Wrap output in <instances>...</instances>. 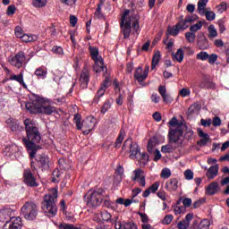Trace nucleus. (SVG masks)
I'll use <instances>...</instances> for the list:
<instances>
[{"instance_id":"6e6552de","label":"nucleus","mask_w":229,"mask_h":229,"mask_svg":"<svg viewBox=\"0 0 229 229\" xmlns=\"http://www.w3.org/2000/svg\"><path fill=\"white\" fill-rule=\"evenodd\" d=\"M21 216H23L24 219L27 221H35V219H37V216H38V207L31 201L26 202L21 207Z\"/></svg>"},{"instance_id":"e2e57ef3","label":"nucleus","mask_w":229,"mask_h":229,"mask_svg":"<svg viewBox=\"0 0 229 229\" xmlns=\"http://www.w3.org/2000/svg\"><path fill=\"white\" fill-rule=\"evenodd\" d=\"M179 94L182 98H187V96H191V89L183 88L180 90Z\"/></svg>"},{"instance_id":"a19ab883","label":"nucleus","mask_w":229,"mask_h":229,"mask_svg":"<svg viewBox=\"0 0 229 229\" xmlns=\"http://www.w3.org/2000/svg\"><path fill=\"white\" fill-rule=\"evenodd\" d=\"M203 28V22L198 21L196 24L190 27V32L196 33V31H199Z\"/></svg>"},{"instance_id":"864d4df0","label":"nucleus","mask_w":229,"mask_h":229,"mask_svg":"<svg viewBox=\"0 0 229 229\" xmlns=\"http://www.w3.org/2000/svg\"><path fill=\"white\" fill-rule=\"evenodd\" d=\"M148 160H149V157L147 153L140 154V162L143 165H146L148 164Z\"/></svg>"},{"instance_id":"8fccbe9b","label":"nucleus","mask_w":229,"mask_h":229,"mask_svg":"<svg viewBox=\"0 0 229 229\" xmlns=\"http://www.w3.org/2000/svg\"><path fill=\"white\" fill-rule=\"evenodd\" d=\"M184 177H185V180H188V181L193 180L194 179V172H192V170H191V169H187L184 172Z\"/></svg>"},{"instance_id":"052dcab7","label":"nucleus","mask_w":229,"mask_h":229,"mask_svg":"<svg viewBox=\"0 0 229 229\" xmlns=\"http://www.w3.org/2000/svg\"><path fill=\"white\" fill-rule=\"evenodd\" d=\"M159 187H160V182H156L150 187H148V191H150V192L152 193H155L157 192V191H158Z\"/></svg>"},{"instance_id":"dca6fc26","label":"nucleus","mask_w":229,"mask_h":229,"mask_svg":"<svg viewBox=\"0 0 229 229\" xmlns=\"http://www.w3.org/2000/svg\"><path fill=\"white\" fill-rule=\"evenodd\" d=\"M104 76L106 79L98 89L94 101H96L97 98L98 99H99V98H103V96H105V92H106V89L110 87V77L106 74H104Z\"/></svg>"},{"instance_id":"603ef678","label":"nucleus","mask_w":229,"mask_h":229,"mask_svg":"<svg viewBox=\"0 0 229 229\" xmlns=\"http://www.w3.org/2000/svg\"><path fill=\"white\" fill-rule=\"evenodd\" d=\"M111 106L112 105L109 101L105 102L100 110L101 114H106L108 110H110Z\"/></svg>"},{"instance_id":"4468645a","label":"nucleus","mask_w":229,"mask_h":229,"mask_svg":"<svg viewBox=\"0 0 229 229\" xmlns=\"http://www.w3.org/2000/svg\"><path fill=\"white\" fill-rule=\"evenodd\" d=\"M133 175L131 177V182H138L141 187H146V175H144V171L138 168L133 172Z\"/></svg>"},{"instance_id":"473e14b6","label":"nucleus","mask_w":229,"mask_h":229,"mask_svg":"<svg viewBox=\"0 0 229 229\" xmlns=\"http://www.w3.org/2000/svg\"><path fill=\"white\" fill-rule=\"evenodd\" d=\"M21 40L22 42H37V40H38V36L36 35H31V34H23V36L21 37Z\"/></svg>"},{"instance_id":"338daca9","label":"nucleus","mask_w":229,"mask_h":229,"mask_svg":"<svg viewBox=\"0 0 229 229\" xmlns=\"http://www.w3.org/2000/svg\"><path fill=\"white\" fill-rule=\"evenodd\" d=\"M161 98H163V101L165 103H173V101H174L173 97H171V95H169L167 93Z\"/></svg>"},{"instance_id":"bf43d9fd","label":"nucleus","mask_w":229,"mask_h":229,"mask_svg":"<svg viewBox=\"0 0 229 229\" xmlns=\"http://www.w3.org/2000/svg\"><path fill=\"white\" fill-rule=\"evenodd\" d=\"M200 123L204 126V128H208L212 126V119H201Z\"/></svg>"},{"instance_id":"5701e85b","label":"nucleus","mask_w":229,"mask_h":229,"mask_svg":"<svg viewBox=\"0 0 229 229\" xmlns=\"http://www.w3.org/2000/svg\"><path fill=\"white\" fill-rule=\"evenodd\" d=\"M148 77L144 73V69L142 67H138L134 72V79L138 83H142Z\"/></svg>"},{"instance_id":"5fc2aeb1","label":"nucleus","mask_w":229,"mask_h":229,"mask_svg":"<svg viewBox=\"0 0 229 229\" xmlns=\"http://www.w3.org/2000/svg\"><path fill=\"white\" fill-rule=\"evenodd\" d=\"M101 219L102 221H106V222L111 221L112 215H110V213H108L107 211H103L101 213Z\"/></svg>"},{"instance_id":"58836bf2","label":"nucleus","mask_w":229,"mask_h":229,"mask_svg":"<svg viewBox=\"0 0 229 229\" xmlns=\"http://www.w3.org/2000/svg\"><path fill=\"white\" fill-rule=\"evenodd\" d=\"M124 131H121L114 143V148H121V144H123V140H124Z\"/></svg>"},{"instance_id":"680f3d73","label":"nucleus","mask_w":229,"mask_h":229,"mask_svg":"<svg viewBox=\"0 0 229 229\" xmlns=\"http://www.w3.org/2000/svg\"><path fill=\"white\" fill-rule=\"evenodd\" d=\"M123 229H138L137 225L133 222H127L123 225Z\"/></svg>"},{"instance_id":"f704fd0d","label":"nucleus","mask_w":229,"mask_h":229,"mask_svg":"<svg viewBox=\"0 0 229 229\" xmlns=\"http://www.w3.org/2000/svg\"><path fill=\"white\" fill-rule=\"evenodd\" d=\"M194 21H196L194 16L188 15L185 17L184 21H180L179 22H181L184 30H187V28H189V23L191 24V22H194Z\"/></svg>"},{"instance_id":"1a4fd4ad","label":"nucleus","mask_w":229,"mask_h":229,"mask_svg":"<svg viewBox=\"0 0 229 229\" xmlns=\"http://www.w3.org/2000/svg\"><path fill=\"white\" fill-rule=\"evenodd\" d=\"M127 148L129 149V157L131 160H137V155H140V148H139V144L133 142V139L128 138L122 147L123 151H126Z\"/></svg>"},{"instance_id":"c756f323","label":"nucleus","mask_w":229,"mask_h":229,"mask_svg":"<svg viewBox=\"0 0 229 229\" xmlns=\"http://www.w3.org/2000/svg\"><path fill=\"white\" fill-rule=\"evenodd\" d=\"M184 57H185V52H183V49L179 48L177 49L176 53L174 55L173 59L176 60V62H179V64H182L183 62Z\"/></svg>"},{"instance_id":"0eeeda50","label":"nucleus","mask_w":229,"mask_h":229,"mask_svg":"<svg viewBox=\"0 0 229 229\" xmlns=\"http://www.w3.org/2000/svg\"><path fill=\"white\" fill-rule=\"evenodd\" d=\"M89 53L92 60L95 62L93 66L94 72H107L108 69L105 66L103 57L99 56V49H98V47H89Z\"/></svg>"},{"instance_id":"4c0bfd02","label":"nucleus","mask_w":229,"mask_h":229,"mask_svg":"<svg viewBox=\"0 0 229 229\" xmlns=\"http://www.w3.org/2000/svg\"><path fill=\"white\" fill-rule=\"evenodd\" d=\"M210 228V221L208 219H203L198 225L196 229H209Z\"/></svg>"},{"instance_id":"13d9d810","label":"nucleus","mask_w":229,"mask_h":229,"mask_svg":"<svg viewBox=\"0 0 229 229\" xmlns=\"http://www.w3.org/2000/svg\"><path fill=\"white\" fill-rule=\"evenodd\" d=\"M211 124L215 127L217 128L218 126H221V118L218 116L213 117V120H211Z\"/></svg>"},{"instance_id":"c9c22d12","label":"nucleus","mask_w":229,"mask_h":229,"mask_svg":"<svg viewBox=\"0 0 229 229\" xmlns=\"http://www.w3.org/2000/svg\"><path fill=\"white\" fill-rule=\"evenodd\" d=\"M216 85L212 81L204 80L199 83V89H214Z\"/></svg>"},{"instance_id":"7ed1b4c3","label":"nucleus","mask_w":229,"mask_h":229,"mask_svg":"<svg viewBox=\"0 0 229 229\" xmlns=\"http://www.w3.org/2000/svg\"><path fill=\"white\" fill-rule=\"evenodd\" d=\"M172 129L169 131L168 137L171 142L175 144V148H180L183 145V123L178 121V118L173 117L169 121Z\"/></svg>"},{"instance_id":"bb28decb","label":"nucleus","mask_w":229,"mask_h":229,"mask_svg":"<svg viewBox=\"0 0 229 229\" xmlns=\"http://www.w3.org/2000/svg\"><path fill=\"white\" fill-rule=\"evenodd\" d=\"M208 3V0H199L197 4V12L199 13V15L203 16L205 15V12H207V4Z\"/></svg>"},{"instance_id":"c85d7f7f","label":"nucleus","mask_w":229,"mask_h":229,"mask_svg":"<svg viewBox=\"0 0 229 229\" xmlns=\"http://www.w3.org/2000/svg\"><path fill=\"white\" fill-rule=\"evenodd\" d=\"M6 124L9 125V128L12 130V131H19V130H21V125H19V122L17 120L9 118L6 120Z\"/></svg>"},{"instance_id":"09e8293b","label":"nucleus","mask_w":229,"mask_h":229,"mask_svg":"<svg viewBox=\"0 0 229 229\" xmlns=\"http://www.w3.org/2000/svg\"><path fill=\"white\" fill-rule=\"evenodd\" d=\"M171 177V170L169 168H164L161 171V178L167 180V178Z\"/></svg>"},{"instance_id":"2eb2a0df","label":"nucleus","mask_w":229,"mask_h":229,"mask_svg":"<svg viewBox=\"0 0 229 229\" xmlns=\"http://www.w3.org/2000/svg\"><path fill=\"white\" fill-rule=\"evenodd\" d=\"M22 228V219L21 216H14L4 225L3 229H21Z\"/></svg>"},{"instance_id":"423d86ee","label":"nucleus","mask_w":229,"mask_h":229,"mask_svg":"<svg viewBox=\"0 0 229 229\" xmlns=\"http://www.w3.org/2000/svg\"><path fill=\"white\" fill-rule=\"evenodd\" d=\"M105 191L101 188L89 190L84 197V201L89 208H97L103 203V193Z\"/></svg>"},{"instance_id":"f03ea898","label":"nucleus","mask_w":229,"mask_h":229,"mask_svg":"<svg viewBox=\"0 0 229 229\" xmlns=\"http://www.w3.org/2000/svg\"><path fill=\"white\" fill-rule=\"evenodd\" d=\"M33 103H27L26 109L31 114H44L45 115H52V114H58L56 107L51 106H42L44 98L35 95Z\"/></svg>"},{"instance_id":"20e7f679","label":"nucleus","mask_w":229,"mask_h":229,"mask_svg":"<svg viewBox=\"0 0 229 229\" xmlns=\"http://www.w3.org/2000/svg\"><path fill=\"white\" fill-rule=\"evenodd\" d=\"M57 199L58 191L56 190H54L51 194L45 195L41 208L47 217H55L58 214Z\"/></svg>"},{"instance_id":"774afa93","label":"nucleus","mask_w":229,"mask_h":229,"mask_svg":"<svg viewBox=\"0 0 229 229\" xmlns=\"http://www.w3.org/2000/svg\"><path fill=\"white\" fill-rule=\"evenodd\" d=\"M208 64H216L217 62V55L212 54L211 55H208Z\"/></svg>"},{"instance_id":"6ab92c4d","label":"nucleus","mask_w":229,"mask_h":229,"mask_svg":"<svg viewBox=\"0 0 229 229\" xmlns=\"http://www.w3.org/2000/svg\"><path fill=\"white\" fill-rule=\"evenodd\" d=\"M9 81H17L18 83H20V85H22L23 89H28V85H26V82H24V72L21 71L20 72V74L15 75V74H12L9 79Z\"/></svg>"},{"instance_id":"ddd939ff","label":"nucleus","mask_w":229,"mask_h":229,"mask_svg":"<svg viewBox=\"0 0 229 229\" xmlns=\"http://www.w3.org/2000/svg\"><path fill=\"white\" fill-rule=\"evenodd\" d=\"M15 217V211L11 208H4L0 210V222L1 223H9L11 219Z\"/></svg>"},{"instance_id":"b1692460","label":"nucleus","mask_w":229,"mask_h":229,"mask_svg":"<svg viewBox=\"0 0 229 229\" xmlns=\"http://www.w3.org/2000/svg\"><path fill=\"white\" fill-rule=\"evenodd\" d=\"M198 134L199 137L202 138L199 141L197 142L198 146H207L210 140V136L208 133H204L203 130L201 129H198Z\"/></svg>"},{"instance_id":"f8f14e48","label":"nucleus","mask_w":229,"mask_h":229,"mask_svg":"<svg viewBox=\"0 0 229 229\" xmlns=\"http://www.w3.org/2000/svg\"><path fill=\"white\" fill-rule=\"evenodd\" d=\"M23 182L27 187H38V182H37V178L31 173V170L26 169L23 172Z\"/></svg>"},{"instance_id":"e433bc0d","label":"nucleus","mask_w":229,"mask_h":229,"mask_svg":"<svg viewBox=\"0 0 229 229\" xmlns=\"http://www.w3.org/2000/svg\"><path fill=\"white\" fill-rule=\"evenodd\" d=\"M47 4V0H33L32 6L34 8H44Z\"/></svg>"},{"instance_id":"a18cd8bd","label":"nucleus","mask_w":229,"mask_h":229,"mask_svg":"<svg viewBox=\"0 0 229 229\" xmlns=\"http://www.w3.org/2000/svg\"><path fill=\"white\" fill-rule=\"evenodd\" d=\"M197 60H201L202 62L208 60V53L201 51L200 53L197 54Z\"/></svg>"},{"instance_id":"4be33fe9","label":"nucleus","mask_w":229,"mask_h":229,"mask_svg":"<svg viewBox=\"0 0 229 229\" xmlns=\"http://www.w3.org/2000/svg\"><path fill=\"white\" fill-rule=\"evenodd\" d=\"M184 30L185 27H183L181 21H179L174 27L168 28L167 31L169 35H172V37H177L178 33H180V30L183 31Z\"/></svg>"},{"instance_id":"49530a36","label":"nucleus","mask_w":229,"mask_h":229,"mask_svg":"<svg viewBox=\"0 0 229 229\" xmlns=\"http://www.w3.org/2000/svg\"><path fill=\"white\" fill-rule=\"evenodd\" d=\"M204 15L206 16L207 21H214L216 19V13L212 11H204Z\"/></svg>"},{"instance_id":"aec40b11","label":"nucleus","mask_w":229,"mask_h":229,"mask_svg":"<svg viewBox=\"0 0 229 229\" xmlns=\"http://www.w3.org/2000/svg\"><path fill=\"white\" fill-rule=\"evenodd\" d=\"M194 217V215L192 213H189L186 215L185 219L182 221H180L177 224V228L179 229H187L189 228L190 225H191V221H192Z\"/></svg>"},{"instance_id":"ea45409f","label":"nucleus","mask_w":229,"mask_h":229,"mask_svg":"<svg viewBox=\"0 0 229 229\" xmlns=\"http://www.w3.org/2000/svg\"><path fill=\"white\" fill-rule=\"evenodd\" d=\"M101 6H103V4H98L97 10L95 12V17L97 19H105V14L101 12Z\"/></svg>"},{"instance_id":"3c124183","label":"nucleus","mask_w":229,"mask_h":229,"mask_svg":"<svg viewBox=\"0 0 229 229\" xmlns=\"http://www.w3.org/2000/svg\"><path fill=\"white\" fill-rule=\"evenodd\" d=\"M199 106H201V105L198 102L193 103L191 106H190V107L188 108V112L189 114H193V112L195 110H199Z\"/></svg>"},{"instance_id":"72a5a7b5","label":"nucleus","mask_w":229,"mask_h":229,"mask_svg":"<svg viewBox=\"0 0 229 229\" xmlns=\"http://www.w3.org/2000/svg\"><path fill=\"white\" fill-rule=\"evenodd\" d=\"M200 35H202V39L198 41V46L199 49H207L208 47V39L207 37H205V34L203 32H200Z\"/></svg>"},{"instance_id":"393cba45","label":"nucleus","mask_w":229,"mask_h":229,"mask_svg":"<svg viewBox=\"0 0 229 229\" xmlns=\"http://www.w3.org/2000/svg\"><path fill=\"white\" fill-rule=\"evenodd\" d=\"M165 189L170 192H173L178 189V179L171 178L165 182Z\"/></svg>"},{"instance_id":"2f4dec72","label":"nucleus","mask_w":229,"mask_h":229,"mask_svg":"<svg viewBox=\"0 0 229 229\" xmlns=\"http://www.w3.org/2000/svg\"><path fill=\"white\" fill-rule=\"evenodd\" d=\"M208 37L209 40H214L217 37V30H216V27L214 25H209L208 27Z\"/></svg>"},{"instance_id":"6e6d98bb","label":"nucleus","mask_w":229,"mask_h":229,"mask_svg":"<svg viewBox=\"0 0 229 229\" xmlns=\"http://www.w3.org/2000/svg\"><path fill=\"white\" fill-rule=\"evenodd\" d=\"M52 174H53V177H52L53 183H58L60 182V180L58 179L60 178V172L58 170H55Z\"/></svg>"},{"instance_id":"9d476101","label":"nucleus","mask_w":229,"mask_h":229,"mask_svg":"<svg viewBox=\"0 0 229 229\" xmlns=\"http://www.w3.org/2000/svg\"><path fill=\"white\" fill-rule=\"evenodd\" d=\"M128 15H130V10H126L123 13L120 22V28L123 33V38H130V35L131 34V20L128 18Z\"/></svg>"},{"instance_id":"412c9836","label":"nucleus","mask_w":229,"mask_h":229,"mask_svg":"<svg viewBox=\"0 0 229 229\" xmlns=\"http://www.w3.org/2000/svg\"><path fill=\"white\" fill-rule=\"evenodd\" d=\"M217 174H219V165L210 166L206 172L208 180H214Z\"/></svg>"},{"instance_id":"0e129e2a","label":"nucleus","mask_w":229,"mask_h":229,"mask_svg":"<svg viewBox=\"0 0 229 229\" xmlns=\"http://www.w3.org/2000/svg\"><path fill=\"white\" fill-rule=\"evenodd\" d=\"M226 3L225 2L221 3V4L216 6V10H218L220 13H223V12H226Z\"/></svg>"},{"instance_id":"37998d69","label":"nucleus","mask_w":229,"mask_h":229,"mask_svg":"<svg viewBox=\"0 0 229 229\" xmlns=\"http://www.w3.org/2000/svg\"><path fill=\"white\" fill-rule=\"evenodd\" d=\"M175 148L173 147L171 144L164 145L161 147V151L163 153H173L174 151Z\"/></svg>"},{"instance_id":"a878e982","label":"nucleus","mask_w":229,"mask_h":229,"mask_svg":"<svg viewBox=\"0 0 229 229\" xmlns=\"http://www.w3.org/2000/svg\"><path fill=\"white\" fill-rule=\"evenodd\" d=\"M34 75L37 76L38 80H46V78H47V68L46 66L37 68L34 72Z\"/></svg>"},{"instance_id":"de8ad7c7","label":"nucleus","mask_w":229,"mask_h":229,"mask_svg":"<svg viewBox=\"0 0 229 229\" xmlns=\"http://www.w3.org/2000/svg\"><path fill=\"white\" fill-rule=\"evenodd\" d=\"M59 229H80V227L74 226L72 224L62 223L58 226Z\"/></svg>"},{"instance_id":"7c9ffc66","label":"nucleus","mask_w":229,"mask_h":229,"mask_svg":"<svg viewBox=\"0 0 229 229\" xmlns=\"http://www.w3.org/2000/svg\"><path fill=\"white\" fill-rule=\"evenodd\" d=\"M160 58H162V55H160V51L157 50L154 53V55L152 57V64H151L152 70L157 68V64H159L160 62Z\"/></svg>"},{"instance_id":"a211bd4d","label":"nucleus","mask_w":229,"mask_h":229,"mask_svg":"<svg viewBox=\"0 0 229 229\" xmlns=\"http://www.w3.org/2000/svg\"><path fill=\"white\" fill-rule=\"evenodd\" d=\"M49 157L41 155L38 160V167H39L41 171H49Z\"/></svg>"},{"instance_id":"c03bdc74","label":"nucleus","mask_w":229,"mask_h":229,"mask_svg":"<svg viewBox=\"0 0 229 229\" xmlns=\"http://www.w3.org/2000/svg\"><path fill=\"white\" fill-rule=\"evenodd\" d=\"M174 212L175 216H178L180 214H185V207L183 206H173Z\"/></svg>"},{"instance_id":"4d7b16f0","label":"nucleus","mask_w":229,"mask_h":229,"mask_svg":"<svg viewBox=\"0 0 229 229\" xmlns=\"http://www.w3.org/2000/svg\"><path fill=\"white\" fill-rule=\"evenodd\" d=\"M174 216L173 215H166L162 220L163 225H171L173 223Z\"/></svg>"},{"instance_id":"cd10ccee","label":"nucleus","mask_w":229,"mask_h":229,"mask_svg":"<svg viewBox=\"0 0 229 229\" xmlns=\"http://www.w3.org/2000/svg\"><path fill=\"white\" fill-rule=\"evenodd\" d=\"M218 188H219V183H217L216 182H213L209 183V185L207 187L206 192L209 196H214V194L217 192Z\"/></svg>"},{"instance_id":"69168bd1","label":"nucleus","mask_w":229,"mask_h":229,"mask_svg":"<svg viewBox=\"0 0 229 229\" xmlns=\"http://www.w3.org/2000/svg\"><path fill=\"white\" fill-rule=\"evenodd\" d=\"M52 51L55 55H64V48L61 47H53Z\"/></svg>"},{"instance_id":"9b49d317","label":"nucleus","mask_w":229,"mask_h":229,"mask_svg":"<svg viewBox=\"0 0 229 229\" xmlns=\"http://www.w3.org/2000/svg\"><path fill=\"white\" fill-rule=\"evenodd\" d=\"M9 63L16 69H21L26 64V55L24 52H18L13 57L9 59Z\"/></svg>"},{"instance_id":"f257e3e1","label":"nucleus","mask_w":229,"mask_h":229,"mask_svg":"<svg viewBox=\"0 0 229 229\" xmlns=\"http://www.w3.org/2000/svg\"><path fill=\"white\" fill-rule=\"evenodd\" d=\"M25 130L27 133V138H22V142L27 148V151L30 157V158H35V155H37V151H38V142L42 140V136L40 135V131H38V127L33 123L30 119L24 120Z\"/></svg>"},{"instance_id":"39448f33","label":"nucleus","mask_w":229,"mask_h":229,"mask_svg":"<svg viewBox=\"0 0 229 229\" xmlns=\"http://www.w3.org/2000/svg\"><path fill=\"white\" fill-rule=\"evenodd\" d=\"M73 122L77 126V130H81L83 135H89L96 126V118L93 116H88L81 122V115L76 114Z\"/></svg>"},{"instance_id":"79ce46f5","label":"nucleus","mask_w":229,"mask_h":229,"mask_svg":"<svg viewBox=\"0 0 229 229\" xmlns=\"http://www.w3.org/2000/svg\"><path fill=\"white\" fill-rule=\"evenodd\" d=\"M185 38L190 42V44H192L196 41V33L194 32H186L185 33Z\"/></svg>"},{"instance_id":"f3484780","label":"nucleus","mask_w":229,"mask_h":229,"mask_svg":"<svg viewBox=\"0 0 229 229\" xmlns=\"http://www.w3.org/2000/svg\"><path fill=\"white\" fill-rule=\"evenodd\" d=\"M89 81H90V72L89 69L83 68L80 77L81 87L87 89L89 87Z\"/></svg>"}]
</instances>
